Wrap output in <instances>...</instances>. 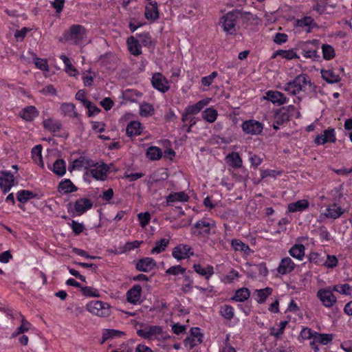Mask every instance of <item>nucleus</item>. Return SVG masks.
I'll use <instances>...</instances> for the list:
<instances>
[{"label": "nucleus", "instance_id": "20", "mask_svg": "<svg viewBox=\"0 0 352 352\" xmlns=\"http://www.w3.org/2000/svg\"><path fill=\"white\" fill-rule=\"evenodd\" d=\"M289 113H287V110L285 107H283L278 109L274 114V120L272 124L274 129L278 130L280 126L289 121Z\"/></svg>", "mask_w": 352, "mask_h": 352}, {"label": "nucleus", "instance_id": "37", "mask_svg": "<svg viewBox=\"0 0 352 352\" xmlns=\"http://www.w3.org/2000/svg\"><path fill=\"white\" fill-rule=\"evenodd\" d=\"M326 217L333 219L339 218L344 213L343 209L336 204L329 205L326 209Z\"/></svg>", "mask_w": 352, "mask_h": 352}, {"label": "nucleus", "instance_id": "19", "mask_svg": "<svg viewBox=\"0 0 352 352\" xmlns=\"http://www.w3.org/2000/svg\"><path fill=\"white\" fill-rule=\"evenodd\" d=\"M296 266L292 258L286 256L280 260L276 270L279 274L286 275L293 272Z\"/></svg>", "mask_w": 352, "mask_h": 352}, {"label": "nucleus", "instance_id": "45", "mask_svg": "<svg viewBox=\"0 0 352 352\" xmlns=\"http://www.w3.org/2000/svg\"><path fill=\"white\" fill-rule=\"evenodd\" d=\"M201 116L205 121L213 123L218 117V112L214 107H208L202 112Z\"/></svg>", "mask_w": 352, "mask_h": 352}, {"label": "nucleus", "instance_id": "50", "mask_svg": "<svg viewBox=\"0 0 352 352\" xmlns=\"http://www.w3.org/2000/svg\"><path fill=\"white\" fill-rule=\"evenodd\" d=\"M74 208L77 214H82L88 209V198H82L76 201Z\"/></svg>", "mask_w": 352, "mask_h": 352}, {"label": "nucleus", "instance_id": "3", "mask_svg": "<svg viewBox=\"0 0 352 352\" xmlns=\"http://www.w3.org/2000/svg\"><path fill=\"white\" fill-rule=\"evenodd\" d=\"M86 36V28L81 25L75 24L64 32L60 41H71L74 44H79Z\"/></svg>", "mask_w": 352, "mask_h": 352}, {"label": "nucleus", "instance_id": "7", "mask_svg": "<svg viewBox=\"0 0 352 352\" xmlns=\"http://www.w3.org/2000/svg\"><path fill=\"white\" fill-rule=\"evenodd\" d=\"M319 41L313 39L304 45L301 50V54L305 58H310L315 61H319L320 56L318 51Z\"/></svg>", "mask_w": 352, "mask_h": 352}, {"label": "nucleus", "instance_id": "10", "mask_svg": "<svg viewBox=\"0 0 352 352\" xmlns=\"http://www.w3.org/2000/svg\"><path fill=\"white\" fill-rule=\"evenodd\" d=\"M89 312L100 317H107L110 314L109 305L100 300H89Z\"/></svg>", "mask_w": 352, "mask_h": 352}, {"label": "nucleus", "instance_id": "9", "mask_svg": "<svg viewBox=\"0 0 352 352\" xmlns=\"http://www.w3.org/2000/svg\"><path fill=\"white\" fill-rule=\"evenodd\" d=\"M337 140L336 132L334 128L328 127L323 133L316 136L314 142L316 145L321 146L327 143H335Z\"/></svg>", "mask_w": 352, "mask_h": 352}, {"label": "nucleus", "instance_id": "2", "mask_svg": "<svg viewBox=\"0 0 352 352\" xmlns=\"http://www.w3.org/2000/svg\"><path fill=\"white\" fill-rule=\"evenodd\" d=\"M243 17V12L238 9L232 10L222 16L220 23L223 30L228 34H235L238 21Z\"/></svg>", "mask_w": 352, "mask_h": 352}, {"label": "nucleus", "instance_id": "28", "mask_svg": "<svg viewBox=\"0 0 352 352\" xmlns=\"http://www.w3.org/2000/svg\"><path fill=\"white\" fill-rule=\"evenodd\" d=\"M126 45L129 52L133 56H139L142 54V45L139 41L133 36L127 38Z\"/></svg>", "mask_w": 352, "mask_h": 352}, {"label": "nucleus", "instance_id": "53", "mask_svg": "<svg viewBox=\"0 0 352 352\" xmlns=\"http://www.w3.org/2000/svg\"><path fill=\"white\" fill-rule=\"evenodd\" d=\"M324 256L317 252H311L308 255V260L310 263H314L318 266H322L324 263Z\"/></svg>", "mask_w": 352, "mask_h": 352}, {"label": "nucleus", "instance_id": "55", "mask_svg": "<svg viewBox=\"0 0 352 352\" xmlns=\"http://www.w3.org/2000/svg\"><path fill=\"white\" fill-rule=\"evenodd\" d=\"M333 291L336 292L340 294L351 295L352 286L348 283L339 284L333 286Z\"/></svg>", "mask_w": 352, "mask_h": 352}, {"label": "nucleus", "instance_id": "56", "mask_svg": "<svg viewBox=\"0 0 352 352\" xmlns=\"http://www.w3.org/2000/svg\"><path fill=\"white\" fill-rule=\"evenodd\" d=\"M338 265V259L335 255L326 254V258L324 259L323 267L327 269H333Z\"/></svg>", "mask_w": 352, "mask_h": 352}, {"label": "nucleus", "instance_id": "41", "mask_svg": "<svg viewBox=\"0 0 352 352\" xmlns=\"http://www.w3.org/2000/svg\"><path fill=\"white\" fill-rule=\"evenodd\" d=\"M278 56H280L282 58H285L287 60H292V59L299 58V56H298V54H296V52H295V50L294 49H290V50H278L273 53L272 58H275L276 57H277Z\"/></svg>", "mask_w": 352, "mask_h": 352}, {"label": "nucleus", "instance_id": "32", "mask_svg": "<svg viewBox=\"0 0 352 352\" xmlns=\"http://www.w3.org/2000/svg\"><path fill=\"white\" fill-rule=\"evenodd\" d=\"M124 335L125 333L120 330L113 329H104L102 332V339L100 343L103 344L106 341L113 340L116 338H120Z\"/></svg>", "mask_w": 352, "mask_h": 352}, {"label": "nucleus", "instance_id": "52", "mask_svg": "<svg viewBox=\"0 0 352 352\" xmlns=\"http://www.w3.org/2000/svg\"><path fill=\"white\" fill-rule=\"evenodd\" d=\"M322 57L324 60H329L336 56V52L333 46L329 44H322Z\"/></svg>", "mask_w": 352, "mask_h": 352}, {"label": "nucleus", "instance_id": "11", "mask_svg": "<svg viewBox=\"0 0 352 352\" xmlns=\"http://www.w3.org/2000/svg\"><path fill=\"white\" fill-rule=\"evenodd\" d=\"M243 131L248 135H259L263 130V124L259 121L250 119L244 121L241 124Z\"/></svg>", "mask_w": 352, "mask_h": 352}, {"label": "nucleus", "instance_id": "8", "mask_svg": "<svg viewBox=\"0 0 352 352\" xmlns=\"http://www.w3.org/2000/svg\"><path fill=\"white\" fill-rule=\"evenodd\" d=\"M194 254L192 247L186 243H179L172 250V256L177 261L188 259Z\"/></svg>", "mask_w": 352, "mask_h": 352}, {"label": "nucleus", "instance_id": "47", "mask_svg": "<svg viewBox=\"0 0 352 352\" xmlns=\"http://www.w3.org/2000/svg\"><path fill=\"white\" fill-rule=\"evenodd\" d=\"M170 243L168 239H161L155 243V246L151 249V254H160L164 252Z\"/></svg>", "mask_w": 352, "mask_h": 352}, {"label": "nucleus", "instance_id": "57", "mask_svg": "<svg viewBox=\"0 0 352 352\" xmlns=\"http://www.w3.org/2000/svg\"><path fill=\"white\" fill-rule=\"evenodd\" d=\"M184 280L182 285V290L184 293L191 292L192 289L193 278L186 273L183 276Z\"/></svg>", "mask_w": 352, "mask_h": 352}, {"label": "nucleus", "instance_id": "23", "mask_svg": "<svg viewBox=\"0 0 352 352\" xmlns=\"http://www.w3.org/2000/svg\"><path fill=\"white\" fill-rule=\"evenodd\" d=\"M82 168L85 170L84 176L88 175V157L84 155L80 156L78 158L74 160L72 165L69 167V170L71 172L73 170H80Z\"/></svg>", "mask_w": 352, "mask_h": 352}, {"label": "nucleus", "instance_id": "61", "mask_svg": "<svg viewBox=\"0 0 352 352\" xmlns=\"http://www.w3.org/2000/svg\"><path fill=\"white\" fill-rule=\"evenodd\" d=\"M316 331L312 330L309 327H304L301 329L300 333V336L302 338V340H315V336Z\"/></svg>", "mask_w": 352, "mask_h": 352}, {"label": "nucleus", "instance_id": "49", "mask_svg": "<svg viewBox=\"0 0 352 352\" xmlns=\"http://www.w3.org/2000/svg\"><path fill=\"white\" fill-rule=\"evenodd\" d=\"M35 197H36V194L28 190H19L16 194L17 200L22 204H25Z\"/></svg>", "mask_w": 352, "mask_h": 352}, {"label": "nucleus", "instance_id": "40", "mask_svg": "<svg viewBox=\"0 0 352 352\" xmlns=\"http://www.w3.org/2000/svg\"><path fill=\"white\" fill-rule=\"evenodd\" d=\"M75 106L72 103L65 102L60 105V113L65 117L76 118L78 113L76 111Z\"/></svg>", "mask_w": 352, "mask_h": 352}, {"label": "nucleus", "instance_id": "58", "mask_svg": "<svg viewBox=\"0 0 352 352\" xmlns=\"http://www.w3.org/2000/svg\"><path fill=\"white\" fill-rule=\"evenodd\" d=\"M165 273L167 275L177 276L179 274H182L184 276L186 273V268L180 265H176L168 268Z\"/></svg>", "mask_w": 352, "mask_h": 352}, {"label": "nucleus", "instance_id": "43", "mask_svg": "<svg viewBox=\"0 0 352 352\" xmlns=\"http://www.w3.org/2000/svg\"><path fill=\"white\" fill-rule=\"evenodd\" d=\"M220 316L228 321H231L234 317V309L230 305L225 304L220 307Z\"/></svg>", "mask_w": 352, "mask_h": 352}, {"label": "nucleus", "instance_id": "60", "mask_svg": "<svg viewBox=\"0 0 352 352\" xmlns=\"http://www.w3.org/2000/svg\"><path fill=\"white\" fill-rule=\"evenodd\" d=\"M217 72L214 71L210 75L202 77L201 79V85L204 87L210 86L214 82V80L217 77Z\"/></svg>", "mask_w": 352, "mask_h": 352}, {"label": "nucleus", "instance_id": "12", "mask_svg": "<svg viewBox=\"0 0 352 352\" xmlns=\"http://www.w3.org/2000/svg\"><path fill=\"white\" fill-rule=\"evenodd\" d=\"M151 83L155 89L162 93H166L170 89L167 78L160 72H156L153 74Z\"/></svg>", "mask_w": 352, "mask_h": 352}, {"label": "nucleus", "instance_id": "64", "mask_svg": "<svg viewBox=\"0 0 352 352\" xmlns=\"http://www.w3.org/2000/svg\"><path fill=\"white\" fill-rule=\"evenodd\" d=\"M187 326L179 323H175L171 327L173 333L179 336L186 333Z\"/></svg>", "mask_w": 352, "mask_h": 352}, {"label": "nucleus", "instance_id": "54", "mask_svg": "<svg viewBox=\"0 0 352 352\" xmlns=\"http://www.w3.org/2000/svg\"><path fill=\"white\" fill-rule=\"evenodd\" d=\"M42 146L41 144L36 145L32 149V157L34 162H39L40 166L43 168L44 163L42 160Z\"/></svg>", "mask_w": 352, "mask_h": 352}, {"label": "nucleus", "instance_id": "30", "mask_svg": "<svg viewBox=\"0 0 352 352\" xmlns=\"http://www.w3.org/2000/svg\"><path fill=\"white\" fill-rule=\"evenodd\" d=\"M231 248L236 252H242L245 256H250L253 253L250 246L241 240L234 239L231 241Z\"/></svg>", "mask_w": 352, "mask_h": 352}, {"label": "nucleus", "instance_id": "13", "mask_svg": "<svg viewBox=\"0 0 352 352\" xmlns=\"http://www.w3.org/2000/svg\"><path fill=\"white\" fill-rule=\"evenodd\" d=\"M323 306L327 308L332 307L336 302L337 298L332 291L328 289H320L316 294Z\"/></svg>", "mask_w": 352, "mask_h": 352}, {"label": "nucleus", "instance_id": "5", "mask_svg": "<svg viewBox=\"0 0 352 352\" xmlns=\"http://www.w3.org/2000/svg\"><path fill=\"white\" fill-rule=\"evenodd\" d=\"M112 166L113 164H107L104 162L94 163L92 165L89 164V174L98 181H105L111 173Z\"/></svg>", "mask_w": 352, "mask_h": 352}, {"label": "nucleus", "instance_id": "42", "mask_svg": "<svg viewBox=\"0 0 352 352\" xmlns=\"http://www.w3.org/2000/svg\"><path fill=\"white\" fill-rule=\"evenodd\" d=\"M43 123L44 128L52 133L58 132L62 128L60 122L52 118L46 119Z\"/></svg>", "mask_w": 352, "mask_h": 352}, {"label": "nucleus", "instance_id": "4", "mask_svg": "<svg viewBox=\"0 0 352 352\" xmlns=\"http://www.w3.org/2000/svg\"><path fill=\"white\" fill-rule=\"evenodd\" d=\"M215 227L214 221L208 217H204L193 224L191 233L198 238H208L211 229Z\"/></svg>", "mask_w": 352, "mask_h": 352}, {"label": "nucleus", "instance_id": "24", "mask_svg": "<svg viewBox=\"0 0 352 352\" xmlns=\"http://www.w3.org/2000/svg\"><path fill=\"white\" fill-rule=\"evenodd\" d=\"M227 164L234 169H238L243 166V160L238 152L229 153L225 157Z\"/></svg>", "mask_w": 352, "mask_h": 352}, {"label": "nucleus", "instance_id": "35", "mask_svg": "<svg viewBox=\"0 0 352 352\" xmlns=\"http://www.w3.org/2000/svg\"><path fill=\"white\" fill-rule=\"evenodd\" d=\"M48 168L58 177L63 176L66 173V163L62 159L56 160L52 166L48 165Z\"/></svg>", "mask_w": 352, "mask_h": 352}, {"label": "nucleus", "instance_id": "6", "mask_svg": "<svg viewBox=\"0 0 352 352\" xmlns=\"http://www.w3.org/2000/svg\"><path fill=\"white\" fill-rule=\"evenodd\" d=\"M204 335L199 327H192L187 337L184 340V345L191 350L203 342Z\"/></svg>", "mask_w": 352, "mask_h": 352}, {"label": "nucleus", "instance_id": "39", "mask_svg": "<svg viewBox=\"0 0 352 352\" xmlns=\"http://www.w3.org/2000/svg\"><path fill=\"white\" fill-rule=\"evenodd\" d=\"M250 296V292L247 287H242L236 290L233 296L230 300L234 302H244Z\"/></svg>", "mask_w": 352, "mask_h": 352}, {"label": "nucleus", "instance_id": "16", "mask_svg": "<svg viewBox=\"0 0 352 352\" xmlns=\"http://www.w3.org/2000/svg\"><path fill=\"white\" fill-rule=\"evenodd\" d=\"M142 293V289L141 285L135 284L126 292V300L133 305H140L142 302L140 300Z\"/></svg>", "mask_w": 352, "mask_h": 352}, {"label": "nucleus", "instance_id": "38", "mask_svg": "<svg viewBox=\"0 0 352 352\" xmlns=\"http://www.w3.org/2000/svg\"><path fill=\"white\" fill-rule=\"evenodd\" d=\"M38 116V111L34 106H28L20 113V116L28 122L32 121Z\"/></svg>", "mask_w": 352, "mask_h": 352}, {"label": "nucleus", "instance_id": "29", "mask_svg": "<svg viewBox=\"0 0 352 352\" xmlns=\"http://www.w3.org/2000/svg\"><path fill=\"white\" fill-rule=\"evenodd\" d=\"M320 74L322 79L329 84L339 82L341 80L340 75L337 74L334 69H321Z\"/></svg>", "mask_w": 352, "mask_h": 352}, {"label": "nucleus", "instance_id": "22", "mask_svg": "<svg viewBox=\"0 0 352 352\" xmlns=\"http://www.w3.org/2000/svg\"><path fill=\"white\" fill-rule=\"evenodd\" d=\"M266 99L274 104L283 105L287 103L289 98L282 92L278 91H267L266 93Z\"/></svg>", "mask_w": 352, "mask_h": 352}, {"label": "nucleus", "instance_id": "27", "mask_svg": "<svg viewBox=\"0 0 352 352\" xmlns=\"http://www.w3.org/2000/svg\"><path fill=\"white\" fill-rule=\"evenodd\" d=\"M166 205L171 206L175 202H187L189 200V196L184 191L172 192L166 197Z\"/></svg>", "mask_w": 352, "mask_h": 352}, {"label": "nucleus", "instance_id": "59", "mask_svg": "<svg viewBox=\"0 0 352 352\" xmlns=\"http://www.w3.org/2000/svg\"><path fill=\"white\" fill-rule=\"evenodd\" d=\"M30 324L28 322L25 318L23 316L21 319V324L19 327L16 331L12 334V338H14L21 333H23L29 330Z\"/></svg>", "mask_w": 352, "mask_h": 352}, {"label": "nucleus", "instance_id": "21", "mask_svg": "<svg viewBox=\"0 0 352 352\" xmlns=\"http://www.w3.org/2000/svg\"><path fill=\"white\" fill-rule=\"evenodd\" d=\"M14 177L10 172L2 171L0 176V188L4 194L8 192L14 186Z\"/></svg>", "mask_w": 352, "mask_h": 352}, {"label": "nucleus", "instance_id": "34", "mask_svg": "<svg viewBox=\"0 0 352 352\" xmlns=\"http://www.w3.org/2000/svg\"><path fill=\"white\" fill-rule=\"evenodd\" d=\"M143 131V126L139 121H131L126 126V133L129 137L140 135Z\"/></svg>", "mask_w": 352, "mask_h": 352}, {"label": "nucleus", "instance_id": "14", "mask_svg": "<svg viewBox=\"0 0 352 352\" xmlns=\"http://www.w3.org/2000/svg\"><path fill=\"white\" fill-rule=\"evenodd\" d=\"M162 332V327L159 325H146L137 330V335L146 340H153Z\"/></svg>", "mask_w": 352, "mask_h": 352}, {"label": "nucleus", "instance_id": "36", "mask_svg": "<svg viewBox=\"0 0 352 352\" xmlns=\"http://www.w3.org/2000/svg\"><path fill=\"white\" fill-rule=\"evenodd\" d=\"M305 247L302 244H294L289 250V255L295 259L302 261L305 257Z\"/></svg>", "mask_w": 352, "mask_h": 352}, {"label": "nucleus", "instance_id": "26", "mask_svg": "<svg viewBox=\"0 0 352 352\" xmlns=\"http://www.w3.org/2000/svg\"><path fill=\"white\" fill-rule=\"evenodd\" d=\"M192 267L197 274L204 277L206 280H209L214 274V267L211 265H207L206 267H203L199 263H195Z\"/></svg>", "mask_w": 352, "mask_h": 352}, {"label": "nucleus", "instance_id": "18", "mask_svg": "<svg viewBox=\"0 0 352 352\" xmlns=\"http://www.w3.org/2000/svg\"><path fill=\"white\" fill-rule=\"evenodd\" d=\"M148 1L145 6L144 16L148 21L154 22L160 18L157 3L155 1Z\"/></svg>", "mask_w": 352, "mask_h": 352}, {"label": "nucleus", "instance_id": "44", "mask_svg": "<svg viewBox=\"0 0 352 352\" xmlns=\"http://www.w3.org/2000/svg\"><path fill=\"white\" fill-rule=\"evenodd\" d=\"M296 25L299 28H308V30H307V32H310L311 29L316 27V24L314 22V20L311 16H304L300 19H298L296 21Z\"/></svg>", "mask_w": 352, "mask_h": 352}, {"label": "nucleus", "instance_id": "51", "mask_svg": "<svg viewBox=\"0 0 352 352\" xmlns=\"http://www.w3.org/2000/svg\"><path fill=\"white\" fill-rule=\"evenodd\" d=\"M155 113L154 107L148 102H143L140 106V115L142 117L147 118Z\"/></svg>", "mask_w": 352, "mask_h": 352}, {"label": "nucleus", "instance_id": "33", "mask_svg": "<svg viewBox=\"0 0 352 352\" xmlns=\"http://www.w3.org/2000/svg\"><path fill=\"white\" fill-rule=\"evenodd\" d=\"M272 288L269 287H266L263 289H256L254 293V300L258 304H263L265 302L267 298L272 295Z\"/></svg>", "mask_w": 352, "mask_h": 352}, {"label": "nucleus", "instance_id": "17", "mask_svg": "<svg viewBox=\"0 0 352 352\" xmlns=\"http://www.w3.org/2000/svg\"><path fill=\"white\" fill-rule=\"evenodd\" d=\"M315 334V340L310 342V346L315 352H318L319 351L316 343L327 345L331 342L334 338V336L332 333H321L316 332Z\"/></svg>", "mask_w": 352, "mask_h": 352}, {"label": "nucleus", "instance_id": "31", "mask_svg": "<svg viewBox=\"0 0 352 352\" xmlns=\"http://www.w3.org/2000/svg\"><path fill=\"white\" fill-rule=\"evenodd\" d=\"M309 206V202L307 199H300L295 202H292L287 206L288 212H302L307 210Z\"/></svg>", "mask_w": 352, "mask_h": 352}, {"label": "nucleus", "instance_id": "63", "mask_svg": "<svg viewBox=\"0 0 352 352\" xmlns=\"http://www.w3.org/2000/svg\"><path fill=\"white\" fill-rule=\"evenodd\" d=\"M155 339L159 341V343L166 342L167 341H175L176 340L175 337L170 336L167 332H164L162 328L160 334H157Z\"/></svg>", "mask_w": 352, "mask_h": 352}, {"label": "nucleus", "instance_id": "46", "mask_svg": "<svg viewBox=\"0 0 352 352\" xmlns=\"http://www.w3.org/2000/svg\"><path fill=\"white\" fill-rule=\"evenodd\" d=\"M162 151L157 146H151L146 150V157L152 161L159 160L162 157Z\"/></svg>", "mask_w": 352, "mask_h": 352}, {"label": "nucleus", "instance_id": "1", "mask_svg": "<svg viewBox=\"0 0 352 352\" xmlns=\"http://www.w3.org/2000/svg\"><path fill=\"white\" fill-rule=\"evenodd\" d=\"M307 86H312L310 78L307 74H301L285 84L283 89L292 96H296L300 91H305Z\"/></svg>", "mask_w": 352, "mask_h": 352}, {"label": "nucleus", "instance_id": "25", "mask_svg": "<svg viewBox=\"0 0 352 352\" xmlns=\"http://www.w3.org/2000/svg\"><path fill=\"white\" fill-rule=\"evenodd\" d=\"M210 100L211 98H204L195 104L188 105L184 110L186 111V113H188L190 116L197 115L210 102Z\"/></svg>", "mask_w": 352, "mask_h": 352}, {"label": "nucleus", "instance_id": "62", "mask_svg": "<svg viewBox=\"0 0 352 352\" xmlns=\"http://www.w3.org/2000/svg\"><path fill=\"white\" fill-rule=\"evenodd\" d=\"M138 219L140 226L144 228L150 223L151 215L148 212H140L138 214Z\"/></svg>", "mask_w": 352, "mask_h": 352}, {"label": "nucleus", "instance_id": "48", "mask_svg": "<svg viewBox=\"0 0 352 352\" xmlns=\"http://www.w3.org/2000/svg\"><path fill=\"white\" fill-rule=\"evenodd\" d=\"M58 190L59 192L69 193L75 192L77 188L69 179H65L59 183Z\"/></svg>", "mask_w": 352, "mask_h": 352}, {"label": "nucleus", "instance_id": "15", "mask_svg": "<svg viewBox=\"0 0 352 352\" xmlns=\"http://www.w3.org/2000/svg\"><path fill=\"white\" fill-rule=\"evenodd\" d=\"M135 267L137 271L148 273L153 270L156 265V261L151 257H144L134 261Z\"/></svg>", "mask_w": 352, "mask_h": 352}]
</instances>
